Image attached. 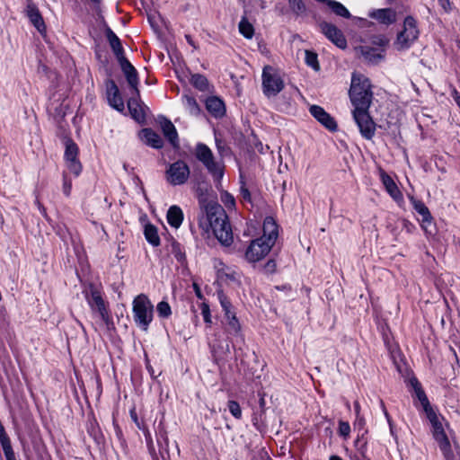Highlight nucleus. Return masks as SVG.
Segmentation results:
<instances>
[{
    "mask_svg": "<svg viewBox=\"0 0 460 460\" xmlns=\"http://www.w3.org/2000/svg\"><path fill=\"white\" fill-rule=\"evenodd\" d=\"M349 94L354 106L353 119L360 134L366 139H371L375 136L376 124L368 113L373 99L369 79L364 75L353 73Z\"/></svg>",
    "mask_w": 460,
    "mask_h": 460,
    "instance_id": "1",
    "label": "nucleus"
},
{
    "mask_svg": "<svg viewBox=\"0 0 460 460\" xmlns=\"http://www.w3.org/2000/svg\"><path fill=\"white\" fill-rule=\"evenodd\" d=\"M199 203L205 216L199 218V226L204 233L212 229L221 244L231 245L234 241L232 227L223 207L216 201L205 202L203 199H199Z\"/></svg>",
    "mask_w": 460,
    "mask_h": 460,
    "instance_id": "2",
    "label": "nucleus"
},
{
    "mask_svg": "<svg viewBox=\"0 0 460 460\" xmlns=\"http://www.w3.org/2000/svg\"><path fill=\"white\" fill-rule=\"evenodd\" d=\"M262 231V236L252 240L245 251L244 258L249 262H257L262 260L275 244L279 231L273 217H267L264 219Z\"/></svg>",
    "mask_w": 460,
    "mask_h": 460,
    "instance_id": "3",
    "label": "nucleus"
},
{
    "mask_svg": "<svg viewBox=\"0 0 460 460\" xmlns=\"http://www.w3.org/2000/svg\"><path fill=\"white\" fill-rule=\"evenodd\" d=\"M425 414L431 425V432L434 439L438 444L444 456H447L449 452L452 451L450 441L445 431V426H448V423L446 421L445 418L438 414L434 409L429 410V411Z\"/></svg>",
    "mask_w": 460,
    "mask_h": 460,
    "instance_id": "4",
    "label": "nucleus"
},
{
    "mask_svg": "<svg viewBox=\"0 0 460 460\" xmlns=\"http://www.w3.org/2000/svg\"><path fill=\"white\" fill-rule=\"evenodd\" d=\"M133 318L137 325L146 331L153 321L154 305L146 295H138L132 303Z\"/></svg>",
    "mask_w": 460,
    "mask_h": 460,
    "instance_id": "5",
    "label": "nucleus"
},
{
    "mask_svg": "<svg viewBox=\"0 0 460 460\" xmlns=\"http://www.w3.org/2000/svg\"><path fill=\"white\" fill-rule=\"evenodd\" d=\"M261 81L262 92L268 98L278 95L285 86L280 72L271 66L263 67Z\"/></svg>",
    "mask_w": 460,
    "mask_h": 460,
    "instance_id": "6",
    "label": "nucleus"
},
{
    "mask_svg": "<svg viewBox=\"0 0 460 460\" xmlns=\"http://www.w3.org/2000/svg\"><path fill=\"white\" fill-rule=\"evenodd\" d=\"M388 40L385 36H372L369 40L364 41L358 49L366 60L371 63H377L384 58L385 47Z\"/></svg>",
    "mask_w": 460,
    "mask_h": 460,
    "instance_id": "7",
    "label": "nucleus"
},
{
    "mask_svg": "<svg viewBox=\"0 0 460 460\" xmlns=\"http://www.w3.org/2000/svg\"><path fill=\"white\" fill-rule=\"evenodd\" d=\"M196 158L206 167L216 181H220L224 176L223 165L215 160L211 149L203 143H199L195 148Z\"/></svg>",
    "mask_w": 460,
    "mask_h": 460,
    "instance_id": "8",
    "label": "nucleus"
},
{
    "mask_svg": "<svg viewBox=\"0 0 460 460\" xmlns=\"http://www.w3.org/2000/svg\"><path fill=\"white\" fill-rule=\"evenodd\" d=\"M419 34L416 20L412 16H407L403 22V30L398 33L394 46L400 50L409 49Z\"/></svg>",
    "mask_w": 460,
    "mask_h": 460,
    "instance_id": "9",
    "label": "nucleus"
},
{
    "mask_svg": "<svg viewBox=\"0 0 460 460\" xmlns=\"http://www.w3.org/2000/svg\"><path fill=\"white\" fill-rule=\"evenodd\" d=\"M190 170L186 162L177 160L169 164L165 171V180L173 186L183 185L190 178Z\"/></svg>",
    "mask_w": 460,
    "mask_h": 460,
    "instance_id": "10",
    "label": "nucleus"
},
{
    "mask_svg": "<svg viewBox=\"0 0 460 460\" xmlns=\"http://www.w3.org/2000/svg\"><path fill=\"white\" fill-rule=\"evenodd\" d=\"M322 32L329 39L333 44L340 49H346L347 40L341 30L335 25L323 22L320 23Z\"/></svg>",
    "mask_w": 460,
    "mask_h": 460,
    "instance_id": "11",
    "label": "nucleus"
},
{
    "mask_svg": "<svg viewBox=\"0 0 460 460\" xmlns=\"http://www.w3.org/2000/svg\"><path fill=\"white\" fill-rule=\"evenodd\" d=\"M87 301L92 310L97 312L102 320L107 323L110 320V314L101 292L97 289H92Z\"/></svg>",
    "mask_w": 460,
    "mask_h": 460,
    "instance_id": "12",
    "label": "nucleus"
},
{
    "mask_svg": "<svg viewBox=\"0 0 460 460\" xmlns=\"http://www.w3.org/2000/svg\"><path fill=\"white\" fill-rule=\"evenodd\" d=\"M118 62L120 66L122 72L125 75L128 84L134 91V93L137 96H138L139 95V91H138L139 80H138L137 71L126 58H124L120 60H118Z\"/></svg>",
    "mask_w": 460,
    "mask_h": 460,
    "instance_id": "13",
    "label": "nucleus"
},
{
    "mask_svg": "<svg viewBox=\"0 0 460 460\" xmlns=\"http://www.w3.org/2000/svg\"><path fill=\"white\" fill-rule=\"evenodd\" d=\"M309 111L310 114L327 129L331 131H335L337 129V124L334 119L321 106L311 105Z\"/></svg>",
    "mask_w": 460,
    "mask_h": 460,
    "instance_id": "14",
    "label": "nucleus"
},
{
    "mask_svg": "<svg viewBox=\"0 0 460 460\" xmlns=\"http://www.w3.org/2000/svg\"><path fill=\"white\" fill-rule=\"evenodd\" d=\"M371 19L376 20L378 23L389 26L397 21L396 11L393 8L373 9L368 13Z\"/></svg>",
    "mask_w": 460,
    "mask_h": 460,
    "instance_id": "15",
    "label": "nucleus"
},
{
    "mask_svg": "<svg viewBox=\"0 0 460 460\" xmlns=\"http://www.w3.org/2000/svg\"><path fill=\"white\" fill-rule=\"evenodd\" d=\"M106 93L109 104L118 111H123L125 108L124 101L114 81L109 80L107 82Z\"/></svg>",
    "mask_w": 460,
    "mask_h": 460,
    "instance_id": "16",
    "label": "nucleus"
},
{
    "mask_svg": "<svg viewBox=\"0 0 460 460\" xmlns=\"http://www.w3.org/2000/svg\"><path fill=\"white\" fill-rule=\"evenodd\" d=\"M410 200L415 211L421 217V227L428 233L429 227L432 225V216L429 208L421 200L413 197H411Z\"/></svg>",
    "mask_w": 460,
    "mask_h": 460,
    "instance_id": "17",
    "label": "nucleus"
},
{
    "mask_svg": "<svg viewBox=\"0 0 460 460\" xmlns=\"http://www.w3.org/2000/svg\"><path fill=\"white\" fill-rule=\"evenodd\" d=\"M104 32H105L106 39H107L114 55L116 56L117 59L120 60V59L126 58L124 55L123 47L121 45V42H120V40L119 39V37L108 26H105Z\"/></svg>",
    "mask_w": 460,
    "mask_h": 460,
    "instance_id": "18",
    "label": "nucleus"
},
{
    "mask_svg": "<svg viewBox=\"0 0 460 460\" xmlns=\"http://www.w3.org/2000/svg\"><path fill=\"white\" fill-rule=\"evenodd\" d=\"M409 385L413 388L417 399L420 401L425 413L429 412V410H433L430 405L429 399L421 388L420 383L415 376L409 379Z\"/></svg>",
    "mask_w": 460,
    "mask_h": 460,
    "instance_id": "19",
    "label": "nucleus"
},
{
    "mask_svg": "<svg viewBox=\"0 0 460 460\" xmlns=\"http://www.w3.org/2000/svg\"><path fill=\"white\" fill-rule=\"evenodd\" d=\"M164 135L173 147H178V133L171 120L164 118L160 122Z\"/></svg>",
    "mask_w": 460,
    "mask_h": 460,
    "instance_id": "20",
    "label": "nucleus"
},
{
    "mask_svg": "<svg viewBox=\"0 0 460 460\" xmlns=\"http://www.w3.org/2000/svg\"><path fill=\"white\" fill-rule=\"evenodd\" d=\"M183 217V211L179 206L172 205L168 208L166 219L172 227L178 229L182 224Z\"/></svg>",
    "mask_w": 460,
    "mask_h": 460,
    "instance_id": "21",
    "label": "nucleus"
},
{
    "mask_svg": "<svg viewBox=\"0 0 460 460\" xmlns=\"http://www.w3.org/2000/svg\"><path fill=\"white\" fill-rule=\"evenodd\" d=\"M140 138L142 141H144L146 145L152 146L153 148H162L163 147V139L161 137L153 131L150 128H144L141 130Z\"/></svg>",
    "mask_w": 460,
    "mask_h": 460,
    "instance_id": "22",
    "label": "nucleus"
},
{
    "mask_svg": "<svg viewBox=\"0 0 460 460\" xmlns=\"http://www.w3.org/2000/svg\"><path fill=\"white\" fill-rule=\"evenodd\" d=\"M206 108L216 118L223 117L226 112L223 101L216 96H211L207 99Z\"/></svg>",
    "mask_w": 460,
    "mask_h": 460,
    "instance_id": "23",
    "label": "nucleus"
},
{
    "mask_svg": "<svg viewBox=\"0 0 460 460\" xmlns=\"http://www.w3.org/2000/svg\"><path fill=\"white\" fill-rule=\"evenodd\" d=\"M381 180L390 196L397 200L402 199V193L394 180L385 172H381Z\"/></svg>",
    "mask_w": 460,
    "mask_h": 460,
    "instance_id": "24",
    "label": "nucleus"
},
{
    "mask_svg": "<svg viewBox=\"0 0 460 460\" xmlns=\"http://www.w3.org/2000/svg\"><path fill=\"white\" fill-rule=\"evenodd\" d=\"M27 15L36 29L41 32L45 30V24L39 10L34 5H28Z\"/></svg>",
    "mask_w": 460,
    "mask_h": 460,
    "instance_id": "25",
    "label": "nucleus"
},
{
    "mask_svg": "<svg viewBox=\"0 0 460 460\" xmlns=\"http://www.w3.org/2000/svg\"><path fill=\"white\" fill-rule=\"evenodd\" d=\"M182 103L184 105L185 110L192 116H198L200 112L199 106L196 101V99L185 93L182 95Z\"/></svg>",
    "mask_w": 460,
    "mask_h": 460,
    "instance_id": "26",
    "label": "nucleus"
},
{
    "mask_svg": "<svg viewBox=\"0 0 460 460\" xmlns=\"http://www.w3.org/2000/svg\"><path fill=\"white\" fill-rule=\"evenodd\" d=\"M144 234L146 240L153 246L160 245V237L158 234L157 228L152 225L147 224L145 226Z\"/></svg>",
    "mask_w": 460,
    "mask_h": 460,
    "instance_id": "27",
    "label": "nucleus"
},
{
    "mask_svg": "<svg viewBox=\"0 0 460 460\" xmlns=\"http://www.w3.org/2000/svg\"><path fill=\"white\" fill-rule=\"evenodd\" d=\"M239 32L248 40L252 39L254 35V27L252 22H249L247 17L243 15L238 24Z\"/></svg>",
    "mask_w": 460,
    "mask_h": 460,
    "instance_id": "28",
    "label": "nucleus"
},
{
    "mask_svg": "<svg viewBox=\"0 0 460 460\" xmlns=\"http://www.w3.org/2000/svg\"><path fill=\"white\" fill-rule=\"evenodd\" d=\"M78 152V146L75 142L72 140L66 141L64 155L65 163L79 161Z\"/></svg>",
    "mask_w": 460,
    "mask_h": 460,
    "instance_id": "29",
    "label": "nucleus"
},
{
    "mask_svg": "<svg viewBox=\"0 0 460 460\" xmlns=\"http://www.w3.org/2000/svg\"><path fill=\"white\" fill-rule=\"evenodd\" d=\"M128 107L134 119L137 121H141L145 119V114L142 111V108L138 104L136 98L132 97L128 100Z\"/></svg>",
    "mask_w": 460,
    "mask_h": 460,
    "instance_id": "30",
    "label": "nucleus"
},
{
    "mask_svg": "<svg viewBox=\"0 0 460 460\" xmlns=\"http://www.w3.org/2000/svg\"><path fill=\"white\" fill-rule=\"evenodd\" d=\"M332 11L338 16L343 17V18H349L350 13L349 10L340 2H337L335 0H327L325 3Z\"/></svg>",
    "mask_w": 460,
    "mask_h": 460,
    "instance_id": "31",
    "label": "nucleus"
},
{
    "mask_svg": "<svg viewBox=\"0 0 460 460\" xmlns=\"http://www.w3.org/2000/svg\"><path fill=\"white\" fill-rule=\"evenodd\" d=\"M190 82L195 88H197L198 90H199L201 92H207L209 90L208 81L206 78V76H204L202 75H199V74L192 75Z\"/></svg>",
    "mask_w": 460,
    "mask_h": 460,
    "instance_id": "32",
    "label": "nucleus"
},
{
    "mask_svg": "<svg viewBox=\"0 0 460 460\" xmlns=\"http://www.w3.org/2000/svg\"><path fill=\"white\" fill-rule=\"evenodd\" d=\"M72 179L68 175L66 172H63L62 173V192L66 197L69 198L72 191Z\"/></svg>",
    "mask_w": 460,
    "mask_h": 460,
    "instance_id": "33",
    "label": "nucleus"
},
{
    "mask_svg": "<svg viewBox=\"0 0 460 460\" xmlns=\"http://www.w3.org/2000/svg\"><path fill=\"white\" fill-rule=\"evenodd\" d=\"M220 200L227 209H233L235 207V199L234 196L226 190L221 191Z\"/></svg>",
    "mask_w": 460,
    "mask_h": 460,
    "instance_id": "34",
    "label": "nucleus"
},
{
    "mask_svg": "<svg viewBox=\"0 0 460 460\" xmlns=\"http://www.w3.org/2000/svg\"><path fill=\"white\" fill-rule=\"evenodd\" d=\"M305 63L308 66L314 70L318 71L320 69L317 55L312 51L305 50Z\"/></svg>",
    "mask_w": 460,
    "mask_h": 460,
    "instance_id": "35",
    "label": "nucleus"
},
{
    "mask_svg": "<svg viewBox=\"0 0 460 460\" xmlns=\"http://www.w3.org/2000/svg\"><path fill=\"white\" fill-rule=\"evenodd\" d=\"M156 311L162 318H168L172 314L171 306L166 301L159 302L156 305Z\"/></svg>",
    "mask_w": 460,
    "mask_h": 460,
    "instance_id": "36",
    "label": "nucleus"
},
{
    "mask_svg": "<svg viewBox=\"0 0 460 460\" xmlns=\"http://www.w3.org/2000/svg\"><path fill=\"white\" fill-rule=\"evenodd\" d=\"M217 296H218L220 305L223 308V311L225 313V315L229 314L230 313H233L231 310L232 305H231L229 299L226 297V296L222 291H220L217 293Z\"/></svg>",
    "mask_w": 460,
    "mask_h": 460,
    "instance_id": "37",
    "label": "nucleus"
},
{
    "mask_svg": "<svg viewBox=\"0 0 460 460\" xmlns=\"http://www.w3.org/2000/svg\"><path fill=\"white\" fill-rule=\"evenodd\" d=\"M225 316L227 319V324L229 325L231 331H233L234 333H237L240 331L241 327L235 316V314L233 312L230 313L229 314H226Z\"/></svg>",
    "mask_w": 460,
    "mask_h": 460,
    "instance_id": "38",
    "label": "nucleus"
},
{
    "mask_svg": "<svg viewBox=\"0 0 460 460\" xmlns=\"http://www.w3.org/2000/svg\"><path fill=\"white\" fill-rule=\"evenodd\" d=\"M66 166L75 177H78L82 172L83 167L80 161L66 163Z\"/></svg>",
    "mask_w": 460,
    "mask_h": 460,
    "instance_id": "39",
    "label": "nucleus"
},
{
    "mask_svg": "<svg viewBox=\"0 0 460 460\" xmlns=\"http://www.w3.org/2000/svg\"><path fill=\"white\" fill-rule=\"evenodd\" d=\"M228 410L235 419H241L242 410L237 402L233 401V400L229 401L228 402Z\"/></svg>",
    "mask_w": 460,
    "mask_h": 460,
    "instance_id": "40",
    "label": "nucleus"
},
{
    "mask_svg": "<svg viewBox=\"0 0 460 460\" xmlns=\"http://www.w3.org/2000/svg\"><path fill=\"white\" fill-rule=\"evenodd\" d=\"M290 8L296 13H301L305 10L302 0H288Z\"/></svg>",
    "mask_w": 460,
    "mask_h": 460,
    "instance_id": "41",
    "label": "nucleus"
},
{
    "mask_svg": "<svg viewBox=\"0 0 460 460\" xmlns=\"http://www.w3.org/2000/svg\"><path fill=\"white\" fill-rule=\"evenodd\" d=\"M172 252L173 256L175 257V259L178 261L182 262L185 260V253L183 252H181L180 244L177 243H172Z\"/></svg>",
    "mask_w": 460,
    "mask_h": 460,
    "instance_id": "42",
    "label": "nucleus"
},
{
    "mask_svg": "<svg viewBox=\"0 0 460 460\" xmlns=\"http://www.w3.org/2000/svg\"><path fill=\"white\" fill-rule=\"evenodd\" d=\"M201 314L203 316L204 322L207 323H211V314L209 306L207 303L201 304Z\"/></svg>",
    "mask_w": 460,
    "mask_h": 460,
    "instance_id": "43",
    "label": "nucleus"
},
{
    "mask_svg": "<svg viewBox=\"0 0 460 460\" xmlns=\"http://www.w3.org/2000/svg\"><path fill=\"white\" fill-rule=\"evenodd\" d=\"M350 433V426L347 421L339 422V434L342 437H348Z\"/></svg>",
    "mask_w": 460,
    "mask_h": 460,
    "instance_id": "44",
    "label": "nucleus"
},
{
    "mask_svg": "<svg viewBox=\"0 0 460 460\" xmlns=\"http://www.w3.org/2000/svg\"><path fill=\"white\" fill-rule=\"evenodd\" d=\"M129 414H130V418L131 420H133V422L137 425V427L139 429H144V423L139 421L138 420V417H137V411H136V409L133 408L130 410L129 411Z\"/></svg>",
    "mask_w": 460,
    "mask_h": 460,
    "instance_id": "45",
    "label": "nucleus"
},
{
    "mask_svg": "<svg viewBox=\"0 0 460 460\" xmlns=\"http://www.w3.org/2000/svg\"><path fill=\"white\" fill-rule=\"evenodd\" d=\"M276 270V262L274 260H269L264 265V271L266 273H273Z\"/></svg>",
    "mask_w": 460,
    "mask_h": 460,
    "instance_id": "46",
    "label": "nucleus"
},
{
    "mask_svg": "<svg viewBox=\"0 0 460 460\" xmlns=\"http://www.w3.org/2000/svg\"><path fill=\"white\" fill-rule=\"evenodd\" d=\"M451 96L453 97L454 101L456 102V105L460 109V93L458 91L454 88L451 92Z\"/></svg>",
    "mask_w": 460,
    "mask_h": 460,
    "instance_id": "47",
    "label": "nucleus"
},
{
    "mask_svg": "<svg viewBox=\"0 0 460 460\" xmlns=\"http://www.w3.org/2000/svg\"><path fill=\"white\" fill-rule=\"evenodd\" d=\"M241 195L243 199L250 201V199H251L250 191L248 190V189H246L243 186L241 187Z\"/></svg>",
    "mask_w": 460,
    "mask_h": 460,
    "instance_id": "48",
    "label": "nucleus"
},
{
    "mask_svg": "<svg viewBox=\"0 0 460 460\" xmlns=\"http://www.w3.org/2000/svg\"><path fill=\"white\" fill-rule=\"evenodd\" d=\"M6 460H16L13 448L4 451Z\"/></svg>",
    "mask_w": 460,
    "mask_h": 460,
    "instance_id": "49",
    "label": "nucleus"
},
{
    "mask_svg": "<svg viewBox=\"0 0 460 460\" xmlns=\"http://www.w3.org/2000/svg\"><path fill=\"white\" fill-rule=\"evenodd\" d=\"M258 456L260 460H270V457L269 456L268 453L263 449L258 453Z\"/></svg>",
    "mask_w": 460,
    "mask_h": 460,
    "instance_id": "50",
    "label": "nucleus"
},
{
    "mask_svg": "<svg viewBox=\"0 0 460 460\" xmlns=\"http://www.w3.org/2000/svg\"><path fill=\"white\" fill-rule=\"evenodd\" d=\"M193 288H194V291H195V294H196L197 297L199 298V299H202L203 298V295L201 293V290H200L199 285L196 284V283H193Z\"/></svg>",
    "mask_w": 460,
    "mask_h": 460,
    "instance_id": "51",
    "label": "nucleus"
},
{
    "mask_svg": "<svg viewBox=\"0 0 460 460\" xmlns=\"http://www.w3.org/2000/svg\"><path fill=\"white\" fill-rule=\"evenodd\" d=\"M35 204L36 206L38 207L40 212L44 216L46 217L47 213H46V208L43 207V205L40 202L39 199H36L35 200Z\"/></svg>",
    "mask_w": 460,
    "mask_h": 460,
    "instance_id": "52",
    "label": "nucleus"
},
{
    "mask_svg": "<svg viewBox=\"0 0 460 460\" xmlns=\"http://www.w3.org/2000/svg\"><path fill=\"white\" fill-rule=\"evenodd\" d=\"M438 2L445 11L449 9V0H438Z\"/></svg>",
    "mask_w": 460,
    "mask_h": 460,
    "instance_id": "53",
    "label": "nucleus"
},
{
    "mask_svg": "<svg viewBox=\"0 0 460 460\" xmlns=\"http://www.w3.org/2000/svg\"><path fill=\"white\" fill-rule=\"evenodd\" d=\"M144 431V434H145V437H146V439L147 442H152V438H151V433L150 431L146 428V426L144 425V429H142Z\"/></svg>",
    "mask_w": 460,
    "mask_h": 460,
    "instance_id": "54",
    "label": "nucleus"
},
{
    "mask_svg": "<svg viewBox=\"0 0 460 460\" xmlns=\"http://www.w3.org/2000/svg\"><path fill=\"white\" fill-rule=\"evenodd\" d=\"M214 266L218 270H222L225 267L224 263L220 260H215Z\"/></svg>",
    "mask_w": 460,
    "mask_h": 460,
    "instance_id": "55",
    "label": "nucleus"
},
{
    "mask_svg": "<svg viewBox=\"0 0 460 460\" xmlns=\"http://www.w3.org/2000/svg\"><path fill=\"white\" fill-rule=\"evenodd\" d=\"M446 460H460V451L457 452V459H455L452 451L449 452L447 456H445Z\"/></svg>",
    "mask_w": 460,
    "mask_h": 460,
    "instance_id": "56",
    "label": "nucleus"
},
{
    "mask_svg": "<svg viewBox=\"0 0 460 460\" xmlns=\"http://www.w3.org/2000/svg\"><path fill=\"white\" fill-rule=\"evenodd\" d=\"M354 409H355L356 415L358 416L359 412H360V405H359L358 402H354Z\"/></svg>",
    "mask_w": 460,
    "mask_h": 460,
    "instance_id": "57",
    "label": "nucleus"
},
{
    "mask_svg": "<svg viewBox=\"0 0 460 460\" xmlns=\"http://www.w3.org/2000/svg\"><path fill=\"white\" fill-rule=\"evenodd\" d=\"M381 406H382L383 411H384V413H385V417H386V419H387L388 422H390V417H389V414H388V412H387V411H386V409H385V404H384V402H383L382 401H381Z\"/></svg>",
    "mask_w": 460,
    "mask_h": 460,
    "instance_id": "58",
    "label": "nucleus"
},
{
    "mask_svg": "<svg viewBox=\"0 0 460 460\" xmlns=\"http://www.w3.org/2000/svg\"><path fill=\"white\" fill-rule=\"evenodd\" d=\"M355 424L361 426L364 424V420L358 415L357 416V420Z\"/></svg>",
    "mask_w": 460,
    "mask_h": 460,
    "instance_id": "59",
    "label": "nucleus"
},
{
    "mask_svg": "<svg viewBox=\"0 0 460 460\" xmlns=\"http://www.w3.org/2000/svg\"><path fill=\"white\" fill-rule=\"evenodd\" d=\"M186 40H187V41H188L191 46H193L194 48H196V46H194V43H193V41H192V40H191V37H190V36L186 35Z\"/></svg>",
    "mask_w": 460,
    "mask_h": 460,
    "instance_id": "60",
    "label": "nucleus"
},
{
    "mask_svg": "<svg viewBox=\"0 0 460 460\" xmlns=\"http://www.w3.org/2000/svg\"><path fill=\"white\" fill-rule=\"evenodd\" d=\"M330 460H343L342 458H341L340 456H332L330 457Z\"/></svg>",
    "mask_w": 460,
    "mask_h": 460,
    "instance_id": "61",
    "label": "nucleus"
},
{
    "mask_svg": "<svg viewBox=\"0 0 460 460\" xmlns=\"http://www.w3.org/2000/svg\"><path fill=\"white\" fill-rule=\"evenodd\" d=\"M261 7L265 8L266 7V2L264 0H261Z\"/></svg>",
    "mask_w": 460,
    "mask_h": 460,
    "instance_id": "62",
    "label": "nucleus"
},
{
    "mask_svg": "<svg viewBox=\"0 0 460 460\" xmlns=\"http://www.w3.org/2000/svg\"><path fill=\"white\" fill-rule=\"evenodd\" d=\"M93 2L99 3L100 0H92Z\"/></svg>",
    "mask_w": 460,
    "mask_h": 460,
    "instance_id": "63",
    "label": "nucleus"
}]
</instances>
